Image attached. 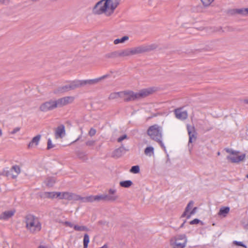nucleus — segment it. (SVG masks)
<instances>
[{"mask_svg":"<svg viewBox=\"0 0 248 248\" xmlns=\"http://www.w3.org/2000/svg\"><path fill=\"white\" fill-rule=\"evenodd\" d=\"M54 183L55 181L53 179L51 178H48L47 179L46 185L48 186H52Z\"/></svg>","mask_w":248,"mask_h":248,"instance_id":"40","label":"nucleus"},{"mask_svg":"<svg viewBox=\"0 0 248 248\" xmlns=\"http://www.w3.org/2000/svg\"><path fill=\"white\" fill-rule=\"evenodd\" d=\"M233 244L237 246H241L244 248H246L247 246L245 245L242 242L237 241H233Z\"/></svg>","mask_w":248,"mask_h":248,"instance_id":"41","label":"nucleus"},{"mask_svg":"<svg viewBox=\"0 0 248 248\" xmlns=\"http://www.w3.org/2000/svg\"><path fill=\"white\" fill-rule=\"evenodd\" d=\"M2 130L1 129H0V136H1L2 135Z\"/></svg>","mask_w":248,"mask_h":248,"instance_id":"56","label":"nucleus"},{"mask_svg":"<svg viewBox=\"0 0 248 248\" xmlns=\"http://www.w3.org/2000/svg\"><path fill=\"white\" fill-rule=\"evenodd\" d=\"M118 51H113L105 55V57L107 58H116L118 57Z\"/></svg>","mask_w":248,"mask_h":248,"instance_id":"32","label":"nucleus"},{"mask_svg":"<svg viewBox=\"0 0 248 248\" xmlns=\"http://www.w3.org/2000/svg\"><path fill=\"white\" fill-rule=\"evenodd\" d=\"M15 213V210L5 211L0 214V219L7 220L14 216Z\"/></svg>","mask_w":248,"mask_h":248,"instance_id":"18","label":"nucleus"},{"mask_svg":"<svg viewBox=\"0 0 248 248\" xmlns=\"http://www.w3.org/2000/svg\"><path fill=\"white\" fill-rule=\"evenodd\" d=\"M129 37L127 36H124L122 37L121 38H118L115 39L114 41V44L115 45L118 44L119 43H123L125 41H127L128 40Z\"/></svg>","mask_w":248,"mask_h":248,"instance_id":"31","label":"nucleus"},{"mask_svg":"<svg viewBox=\"0 0 248 248\" xmlns=\"http://www.w3.org/2000/svg\"><path fill=\"white\" fill-rule=\"evenodd\" d=\"M105 0H101L97 2L93 8V13L95 14L100 15L106 11H102V8L104 6Z\"/></svg>","mask_w":248,"mask_h":248,"instance_id":"13","label":"nucleus"},{"mask_svg":"<svg viewBox=\"0 0 248 248\" xmlns=\"http://www.w3.org/2000/svg\"><path fill=\"white\" fill-rule=\"evenodd\" d=\"M72 193L68 192H64V195L63 198H64V199L67 200L68 201H70V199L71 197Z\"/></svg>","mask_w":248,"mask_h":248,"instance_id":"43","label":"nucleus"},{"mask_svg":"<svg viewBox=\"0 0 248 248\" xmlns=\"http://www.w3.org/2000/svg\"><path fill=\"white\" fill-rule=\"evenodd\" d=\"M245 228L248 229V223L247 224H246Z\"/></svg>","mask_w":248,"mask_h":248,"instance_id":"57","label":"nucleus"},{"mask_svg":"<svg viewBox=\"0 0 248 248\" xmlns=\"http://www.w3.org/2000/svg\"><path fill=\"white\" fill-rule=\"evenodd\" d=\"M69 85L70 90H75L76 88L83 86L82 80H74L71 81Z\"/></svg>","mask_w":248,"mask_h":248,"instance_id":"19","label":"nucleus"},{"mask_svg":"<svg viewBox=\"0 0 248 248\" xmlns=\"http://www.w3.org/2000/svg\"><path fill=\"white\" fill-rule=\"evenodd\" d=\"M41 139V135H38L32 138L31 140L29 142L28 145V148H31L33 146V144L37 145Z\"/></svg>","mask_w":248,"mask_h":248,"instance_id":"21","label":"nucleus"},{"mask_svg":"<svg viewBox=\"0 0 248 248\" xmlns=\"http://www.w3.org/2000/svg\"><path fill=\"white\" fill-rule=\"evenodd\" d=\"M90 242L89 236L87 233L84 235L83 237V248H87Z\"/></svg>","mask_w":248,"mask_h":248,"instance_id":"30","label":"nucleus"},{"mask_svg":"<svg viewBox=\"0 0 248 248\" xmlns=\"http://www.w3.org/2000/svg\"><path fill=\"white\" fill-rule=\"evenodd\" d=\"M133 185V182L131 180H125L120 182V186L124 188H129Z\"/></svg>","mask_w":248,"mask_h":248,"instance_id":"25","label":"nucleus"},{"mask_svg":"<svg viewBox=\"0 0 248 248\" xmlns=\"http://www.w3.org/2000/svg\"><path fill=\"white\" fill-rule=\"evenodd\" d=\"M123 92H115L111 93L108 97V99L109 100L114 99L117 98L118 97H123Z\"/></svg>","mask_w":248,"mask_h":248,"instance_id":"24","label":"nucleus"},{"mask_svg":"<svg viewBox=\"0 0 248 248\" xmlns=\"http://www.w3.org/2000/svg\"><path fill=\"white\" fill-rule=\"evenodd\" d=\"M230 208L229 207H223L220 208L218 212V215L225 217L229 212Z\"/></svg>","mask_w":248,"mask_h":248,"instance_id":"26","label":"nucleus"},{"mask_svg":"<svg viewBox=\"0 0 248 248\" xmlns=\"http://www.w3.org/2000/svg\"><path fill=\"white\" fill-rule=\"evenodd\" d=\"M74 100L73 96H65L60 98L57 100H54L55 108L58 107H62L68 104L71 103Z\"/></svg>","mask_w":248,"mask_h":248,"instance_id":"9","label":"nucleus"},{"mask_svg":"<svg viewBox=\"0 0 248 248\" xmlns=\"http://www.w3.org/2000/svg\"><path fill=\"white\" fill-rule=\"evenodd\" d=\"M26 227L31 232L39 231L41 227L40 223L35 219V216L29 214L26 217Z\"/></svg>","mask_w":248,"mask_h":248,"instance_id":"3","label":"nucleus"},{"mask_svg":"<svg viewBox=\"0 0 248 248\" xmlns=\"http://www.w3.org/2000/svg\"><path fill=\"white\" fill-rule=\"evenodd\" d=\"M245 102L246 104H248V100H245Z\"/></svg>","mask_w":248,"mask_h":248,"instance_id":"60","label":"nucleus"},{"mask_svg":"<svg viewBox=\"0 0 248 248\" xmlns=\"http://www.w3.org/2000/svg\"><path fill=\"white\" fill-rule=\"evenodd\" d=\"M186 222V220H185L183 223L180 225V228H182L184 227L185 223Z\"/></svg>","mask_w":248,"mask_h":248,"instance_id":"54","label":"nucleus"},{"mask_svg":"<svg viewBox=\"0 0 248 248\" xmlns=\"http://www.w3.org/2000/svg\"><path fill=\"white\" fill-rule=\"evenodd\" d=\"M187 241V237L186 234H179L170 239V245L172 248H185Z\"/></svg>","mask_w":248,"mask_h":248,"instance_id":"2","label":"nucleus"},{"mask_svg":"<svg viewBox=\"0 0 248 248\" xmlns=\"http://www.w3.org/2000/svg\"><path fill=\"white\" fill-rule=\"evenodd\" d=\"M245 158V154L237 155V154L236 155H228L226 157L227 159L230 160L232 163H239L243 161Z\"/></svg>","mask_w":248,"mask_h":248,"instance_id":"14","label":"nucleus"},{"mask_svg":"<svg viewBox=\"0 0 248 248\" xmlns=\"http://www.w3.org/2000/svg\"><path fill=\"white\" fill-rule=\"evenodd\" d=\"M65 127L63 124H61L57 127L55 131V137L56 139L62 138L65 136Z\"/></svg>","mask_w":248,"mask_h":248,"instance_id":"17","label":"nucleus"},{"mask_svg":"<svg viewBox=\"0 0 248 248\" xmlns=\"http://www.w3.org/2000/svg\"><path fill=\"white\" fill-rule=\"evenodd\" d=\"M95 143V141L94 140H88L86 142V145L87 146H93L94 145Z\"/></svg>","mask_w":248,"mask_h":248,"instance_id":"49","label":"nucleus"},{"mask_svg":"<svg viewBox=\"0 0 248 248\" xmlns=\"http://www.w3.org/2000/svg\"><path fill=\"white\" fill-rule=\"evenodd\" d=\"M130 171L135 174L138 173L140 171V167L138 165L133 166L131 168Z\"/></svg>","mask_w":248,"mask_h":248,"instance_id":"36","label":"nucleus"},{"mask_svg":"<svg viewBox=\"0 0 248 248\" xmlns=\"http://www.w3.org/2000/svg\"><path fill=\"white\" fill-rule=\"evenodd\" d=\"M175 117L180 120H184L187 118V113L186 111H182V108H177L174 111Z\"/></svg>","mask_w":248,"mask_h":248,"instance_id":"15","label":"nucleus"},{"mask_svg":"<svg viewBox=\"0 0 248 248\" xmlns=\"http://www.w3.org/2000/svg\"><path fill=\"white\" fill-rule=\"evenodd\" d=\"M127 150H126L123 145H122L113 152L112 156L116 158H119L125 153V151Z\"/></svg>","mask_w":248,"mask_h":248,"instance_id":"16","label":"nucleus"},{"mask_svg":"<svg viewBox=\"0 0 248 248\" xmlns=\"http://www.w3.org/2000/svg\"><path fill=\"white\" fill-rule=\"evenodd\" d=\"M79 138H80V137H78V138L76 140H75L74 141V142H76V141H77L78 140H79Z\"/></svg>","mask_w":248,"mask_h":248,"instance_id":"59","label":"nucleus"},{"mask_svg":"<svg viewBox=\"0 0 248 248\" xmlns=\"http://www.w3.org/2000/svg\"><path fill=\"white\" fill-rule=\"evenodd\" d=\"M82 201L83 202H93L94 201H96L95 200V196H89L85 197H83L82 198Z\"/></svg>","mask_w":248,"mask_h":248,"instance_id":"33","label":"nucleus"},{"mask_svg":"<svg viewBox=\"0 0 248 248\" xmlns=\"http://www.w3.org/2000/svg\"><path fill=\"white\" fill-rule=\"evenodd\" d=\"M64 192H57V198H58L60 199H64Z\"/></svg>","mask_w":248,"mask_h":248,"instance_id":"46","label":"nucleus"},{"mask_svg":"<svg viewBox=\"0 0 248 248\" xmlns=\"http://www.w3.org/2000/svg\"><path fill=\"white\" fill-rule=\"evenodd\" d=\"M144 154L149 156H151L154 154V148L152 146L147 147L144 150Z\"/></svg>","mask_w":248,"mask_h":248,"instance_id":"27","label":"nucleus"},{"mask_svg":"<svg viewBox=\"0 0 248 248\" xmlns=\"http://www.w3.org/2000/svg\"><path fill=\"white\" fill-rule=\"evenodd\" d=\"M70 91L69 85L59 87L54 92L55 93H63Z\"/></svg>","mask_w":248,"mask_h":248,"instance_id":"20","label":"nucleus"},{"mask_svg":"<svg viewBox=\"0 0 248 248\" xmlns=\"http://www.w3.org/2000/svg\"><path fill=\"white\" fill-rule=\"evenodd\" d=\"M104 6L102 8V11H107L108 9L111 10L113 13L115 9L120 3L121 0H105Z\"/></svg>","mask_w":248,"mask_h":248,"instance_id":"8","label":"nucleus"},{"mask_svg":"<svg viewBox=\"0 0 248 248\" xmlns=\"http://www.w3.org/2000/svg\"><path fill=\"white\" fill-rule=\"evenodd\" d=\"M191 215H191V214H190V213H189V214L186 213V216L185 217H186V219H189V218H190V217H191Z\"/></svg>","mask_w":248,"mask_h":248,"instance_id":"53","label":"nucleus"},{"mask_svg":"<svg viewBox=\"0 0 248 248\" xmlns=\"http://www.w3.org/2000/svg\"><path fill=\"white\" fill-rule=\"evenodd\" d=\"M235 12L238 14L245 16L248 14V8L236 9Z\"/></svg>","mask_w":248,"mask_h":248,"instance_id":"29","label":"nucleus"},{"mask_svg":"<svg viewBox=\"0 0 248 248\" xmlns=\"http://www.w3.org/2000/svg\"><path fill=\"white\" fill-rule=\"evenodd\" d=\"M200 223L202 225L203 224V222L202 221H201L200 219H199L198 218H195L193 220H192L189 222V224L191 225L197 224Z\"/></svg>","mask_w":248,"mask_h":248,"instance_id":"38","label":"nucleus"},{"mask_svg":"<svg viewBox=\"0 0 248 248\" xmlns=\"http://www.w3.org/2000/svg\"><path fill=\"white\" fill-rule=\"evenodd\" d=\"M197 209V207H195L193 208V209L189 212L190 213V214H191L192 215H194L195 213H196V211Z\"/></svg>","mask_w":248,"mask_h":248,"instance_id":"52","label":"nucleus"},{"mask_svg":"<svg viewBox=\"0 0 248 248\" xmlns=\"http://www.w3.org/2000/svg\"><path fill=\"white\" fill-rule=\"evenodd\" d=\"M57 192H44L42 194L44 198H57Z\"/></svg>","mask_w":248,"mask_h":248,"instance_id":"22","label":"nucleus"},{"mask_svg":"<svg viewBox=\"0 0 248 248\" xmlns=\"http://www.w3.org/2000/svg\"><path fill=\"white\" fill-rule=\"evenodd\" d=\"M193 204H194V202L192 201H191L188 202V203L187 204V205H186V206L185 209L184 213L182 214V215L181 216V218L185 217L186 216V213H188L189 212V210L192 208V207L193 205Z\"/></svg>","mask_w":248,"mask_h":248,"instance_id":"23","label":"nucleus"},{"mask_svg":"<svg viewBox=\"0 0 248 248\" xmlns=\"http://www.w3.org/2000/svg\"><path fill=\"white\" fill-rule=\"evenodd\" d=\"M147 134L152 140L155 141L159 140V139H162L161 127L157 124L150 126L147 131Z\"/></svg>","mask_w":248,"mask_h":248,"instance_id":"4","label":"nucleus"},{"mask_svg":"<svg viewBox=\"0 0 248 248\" xmlns=\"http://www.w3.org/2000/svg\"><path fill=\"white\" fill-rule=\"evenodd\" d=\"M203 5L205 6H209L214 0H201Z\"/></svg>","mask_w":248,"mask_h":248,"instance_id":"39","label":"nucleus"},{"mask_svg":"<svg viewBox=\"0 0 248 248\" xmlns=\"http://www.w3.org/2000/svg\"><path fill=\"white\" fill-rule=\"evenodd\" d=\"M186 127L189 136L188 145H189L190 143L193 142V140H196L197 133L194 126L187 124Z\"/></svg>","mask_w":248,"mask_h":248,"instance_id":"11","label":"nucleus"},{"mask_svg":"<svg viewBox=\"0 0 248 248\" xmlns=\"http://www.w3.org/2000/svg\"><path fill=\"white\" fill-rule=\"evenodd\" d=\"M82 198H83V197H81L79 195L72 193L70 201H71V200H74V201L80 200L82 201Z\"/></svg>","mask_w":248,"mask_h":248,"instance_id":"37","label":"nucleus"},{"mask_svg":"<svg viewBox=\"0 0 248 248\" xmlns=\"http://www.w3.org/2000/svg\"><path fill=\"white\" fill-rule=\"evenodd\" d=\"M155 91L154 88L144 89L138 93H134L132 91H126L123 92V96H124V101L129 102L144 98L152 94Z\"/></svg>","mask_w":248,"mask_h":248,"instance_id":"1","label":"nucleus"},{"mask_svg":"<svg viewBox=\"0 0 248 248\" xmlns=\"http://www.w3.org/2000/svg\"><path fill=\"white\" fill-rule=\"evenodd\" d=\"M225 150L226 151V152L227 153H230V154H232V155H236V154L238 153V152L233 151L232 149L225 148Z\"/></svg>","mask_w":248,"mask_h":248,"instance_id":"42","label":"nucleus"},{"mask_svg":"<svg viewBox=\"0 0 248 248\" xmlns=\"http://www.w3.org/2000/svg\"><path fill=\"white\" fill-rule=\"evenodd\" d=\"M54 145L52 144L51 140L50 139H48L47 140V149L49 150L51 148L54 147Z\"/></svg>","mask_w":248,"mask_h":248,"instance_id":"44","label":"nucleus"},{"mask_svg":"<svg viewBox=\"0 0 248 248\" xmlns=\"http://www.w3.org/2000/svg\"><path fill=\"white\" fill-rule=\"evenodd\" d=\"M162 139H159V140H156L155 141H156L157 142H158L160 145L161 146V147L164 149V151H166V148H165V146H164L163 143L162 142V140H161Z\"/></svg>","mask_w":248,"mask_h":248,"instance_id":"48","label":"nucleus"},{"mask_svg":"<svg viewBox=\"0 0 248 248\" xmlns=\"http://www.w3.org/2000/svg\"><path fill=\"white\" fill-rule=\"evenodd\" d=\"M246 177H247V178H248V174H247L246 175Z\"/></svg>","mask_w":248,"mask_h":248,"instance_id":"62","label":"nucleus"},{"mask_svg":"<svg viewBox=\"0 0 248 248\" xmlns=\"http://www.w3.org/2000/svg\"><path fill=\"white\" fill-rule=\"evenodd\" d=\"M20 127H16L13 130V131H11V133L12 134H15L16 132H18L20 130Z\"/></svg>","mask_w":248,"mask_h":248,"instance_id":"50","label":"nucleus"},{"mask_svg":"<svg viewBox=\"0 0 248 248\" xmlns=\"http://www.w3.org/2000/svg\"><path fill=\"white\" fill-rule=\"evenodd\" d=\"M74 229L77 231H87L88 230V229L86 226H78V225H75L74 226Z\"/></svg>","mask_w":248,"mask_h":248,"instance_id":"34","label":"nucleus"},{"mask_svg":"<svg viewBox=\"0 0 248 248\" xmlns=\"http://www.w3.org/2000/svg\"><path fill=\"white\" fill-rule=\"evenodd\" d=\"M109 77V75L106 74L99 78L92 79H87V80H82V85L84 86L86 84L89 85H94L97 83L98 82L101 80L104 79Z\"/></svg>","mask_w":248,"mask_h":248,"instance_id":"12","label":"nucleus"},{"mask_svg":"<svg viewBox=\"0 0 248 248\" xmlns=\"http://www.w3.org/2000/svg\"><path fill=\"white\" fill-rule=\"evenodd\" d=\"M119 57H125L131 55L130 49L118 51Z\"/></svg>","mask_w":248,"mask_h":248,"instance_id":"28","label":"nucleus"},{"mask_svg":"<svg viewBox=\"0 0 248 248\" xmlns=\"http://www.w3.org/2000/svg\"><path fill=\"white\" fill-rule=\"evenodd\" d=\"M0 2L4 3L5 2V0H0Z\"/></svg>","mask_w":248,"mask_h":248,"instance_id":"58","label":"nucleus"},{"mask_svg":"<svg viewBox=\"0 0 248 248\" xmlns=\"http://www.w3.org/2000/svg\"><path fill=\"white\" fill-rule=\"evenodd\" d=\"M127 135L124 134V135H122V136L120 137L118 140H117V141L118 142H120L121 141H122L123 140H124V139H126L127 138Z\"/></svg>","mask_w":248,"mask_h":248,"instance_id":"47","label":"nucleus"},{"mask_svg":"<svg viewBox=\"0 0 248 248\" xmlns=\"http://www.w3.org/2000/svg\"><path fill=\"white\" fill-rule=\"evenodd\" d=\"M96 132V130L93 128H91L89 132V135L91 137L94 136Z\"/></svg>","mask_w":248,"mask_h":248,"instance_id":"45","label":"nucleus"},{"mask_svg":"<svg viewBox=\"0 0 248 248\" xmlns=\"http://www.w3.org/2000/svg\"><path fill=\"white\" fill-rule=\"evenodd\" d=\"M55 108L54 100L52 99L42 103L39 107V110L42 112H47Z\"/></svg>","mask_w":248,"mask_h":248,"instance_id":"10","label":"nucleus"},{"mask_svg":"<svg viewBox=\"0 0 248 248\" xmlns=\"http://www.w3.org/2000/svg\"><path fill=\"white\" fill-rule=\"evenodd\" d=\"M217 155H220V152H218L217 153Z\"/></svg>","mask_w":248,"mask_h":248,"instance_id":"61","label":"nucleus"},{"mask_svg":"<svg viewBox=\"0 0 248 248\" xmlns=\"http://www.w3.org/2000/svg\"><path fill=\"white\" fill-rule=\"evenodd\" d=\"M78 157L82 160H86L87 157L85 152L82 151H78L77 153Z\"/></svg>","mask_w":248,"mask_h":248,"instance_id":"35","label":"nucleus"},{"mask_svg":"<svg viewBox=\"0 0 248 248\" xmlns=\"http://www.w3.org/2000/svg\"><path fill=\"white\" fill-rule=\"evenodd\" d=\"M38 248H47L46 246L43 245H40Z\"/></svg>","mask_w":248,"mask_h":248,"instance_id":"55","label":"nucleus"},{"mask_svg":"<svg viewBox=\"0 0 248 248\" xmlns=\"http://www.w3.org/2000/svg\"><path fill=\"white\" fill-rule=\"evenodd\" d=\"M155 48L154 44L150 45H141L139 46L130 49L131 55L140 54L146 52H149Z\"/></svg>","mask_w":248,"mask_h":248,"instance_id":"6","label":"nucleus"},{"mask_svg":"<svg viewBox=\"0 0 248 248\" xmlns=\"http://www.w3.org/2000/svg\"><path fill=\"white\" fill-rule=\"evenodd\" d=\"M116 190L115 189L110 188L108 191V194H102L95 196L96 201L103 200L108 202H113L117 200L118 196L116 195Z\"/></svg>","mask_w":248,"mask_h":248,"instance_id":"5","label":"nucleus"},{"mask_svg":"<svg viewBox=\"0 0 248 248\" xmlns=\"http://www.w3.org/2000/svg\"><path fill=\"white\" fill-rule=\"evenodd\" d=\"M64 224L66 226H68L69 227H71V228H72L73 227L74 228V225L71 222H69V221H65L64 222Z\"/></svg>","mask_w":248,"mask_h":248,"instance_id":"51","label":"nucleus"},{"mask_svg":"<svg viewBox=\"0 0 248 248\" xmlns=\"http://www.w3.org/2000/svg\"><path fill=\"white\" fill-rule=\"evenodd\" d=\"M20 172V169L18 166H13L10 170L8 168L4 169L1 172H0V175L5 176H11L13 178H16L17 175Z\"/></svg>","mask_w":248,"mask_h":248,"instance_id":"7","label":"nucleus"}]
</instances>
